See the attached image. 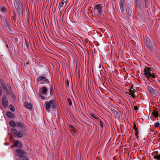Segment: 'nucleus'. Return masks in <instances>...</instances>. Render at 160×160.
Here are the masks:
<instances>
[{"instance_id": "nucleus-1", "label": "nucleus", "mask_w": 160, "mask_h": 160, "mask_svg": "<svg viewBox=\"0 0 160 160\" xmlns=\"http://www.w3.org/2000/svg\"><path fill=\"white\" fill-rule=\"evenodd\" d=\"M57 105L56 101L55 100H51L46 103L45 108L46 110L49 112L50 109L55 108Z\"/></svg>"}, {"instance_id": "nucleus-2", "label": "nucleus", "mask_w": 160, "mask_h": 160, "mask_svg": "<svg viewBox=\"0 0 160 160\" xmlns=\"http://www.w3.org/2000/svg\"><path fill=\"white\" fill-rule=\"evenodd\" d=\"M144 75L145 76L146 78L149 79L150 77L152 78H155V75L153 73L152 69L148 67H145L143 70Z\"/></svg>"}, {"instance_id": "nucleus-3", "label": "nucleus", "mask_w": 160, "mask_h": 160, "mask_svg": "<svg viewBox=\"0 0 160 160\" xmlns=\"http://www.w3.org/2000/svg\"><path fill=\"white\" fill-rule=\"evenodd\" d=\"M93 12L95 15L98 16H101L103 12L102 5L101 4H97L95 6Z\"/></svg>"}, {"instance_id": "nucleus-4", "label": "nucleus", "mask_w": 160, "mask_h": 160, "mask_svg": "<svg viewBox=\"0 0 160 160\" xmlns=\"http://www.w3.org/2000/svg\"><path fill=\"white\" fill-rule=\"evenodd\" d=\"M11 131L14 137H18L19 138H22L24 134V132L22 130H20L18 132L16 129L12 128L11 129Z\"/></svg>"}, {"instance_id": "nucleus-5", "label": "nucleus", "mask_w": 160, "mask_h": 160, "mask_svg": "<svg viewBox=\"0 0 160 160\" xmlns=\"http://www.w3.org/2000/svg\"><path fill=\"white\" fill-rule=\"evenodd\" d=\"M25 152L20 149H17L15 151V154L19 157H22L25 154Z\"/></svg>"}, {"instance_id": "nucleus-6", "label": "nucleus", "mask_w": 160, "mask_h": 160, "mask_svg": "<svg viewBox=\"0 0 160 160\" xmlns=\"http://www.w3.org/2000/svg\"><path fill=\"white\" fill-rule=\"evenodd\" d=\"M12 142L15 147L19 148L22 147V144L21 142L18 140H13Z\"/></svg>"}, {"instance_id": "nucleus-7", "label": "nucleus", "mask_w": 160, "mask_h": 160, "mask_svg": "<svg viewBox=\"0 0 160 160\" xmlns=\"http://www.w3.org/2000/svg\"><path fill=\"white\" fill-rule=\"evenodd\" d=\"M110 111L114 115L115 118H120L121 116V113L120 112H118L117 110H114L112 109H111Z\"/></svg>"}, {"instance_id": "nucleus-8", "label": "nucleus", "mask_w": 160, "mask_h": 160, "mask_svg": "<svg viewBox=\"0 0 160 160\" xmlns=\"http://www.w3.org/2000/svg\"><path fill=\"white\" fill-rule=\"evenodd\" d=\"M2 103L3 107L6 108L8 105V102L7 99L5 96H3L2 99Z\"/></svg>"}, {"instance_id": "nucleus-9", "label": "nucleus", "mask_w": 160, "mask_h": 160, "mask_svg": "<svg viewBox=\"0 0 160 160\" xmlns=\"http://www.w3.org/2000/svg\"><path fill=\"white\" fill-rule=\"evenodd\" d=\"M37 81L38 82L43 81L45 83H48L49 82L48 80L44 77H39L37 78Z\"/></svg>"}, {"instance_id": "nucleus-10", "label": "nucleus", "mask_w": 160, "mask_h": 160, "mask_svg": "<svg viewBox=\"0 0 160 160\" xmlns=\"http://www.w3.org/2000/svg\"><path fill=\"white\" fill-rule=\"evenodd\" d=\"M48 89L46 87L43 86L42 87L39 91V93L42 94H43V95H45L47 92Z\"/></svg>"}, {"instance_id": "nucleus-11", "label": "nucleus", "mask_w": 160, "mask_h": 160, "mask_svg": "<svg viewBox=\"0 0 160 160\" xmlns=\"http://www.w3.org/2000/svg\"><path fill=\"white\" fill-rule=\"evenodd\" d=\"M148 91L152 95H154L156 94V91L154 89L150 87H147Z\"/></svg>"}, {"instance_id": "nucleus-12", "label": "nucleus", "mask_w": 160, "mask_h": 160, "mask_svg": "<svg viewBox=\"0 0 160 160\" xmlns=\"http://www.w3.org/2000/svg\"><path fill=\"white\" fill-rule=\"evenodd\" d=\"M24 106L27 108L30 109L32 108V105L31 102H26L24 103Z\"/></svg>"}, {"instance_id": "nucleus-13", "label": "nucleus", "mask_w": 160, "mask_h": 160, "mask_svg": "<svg viewBox=\"0 0 160 160\" xmlns=\"http://www.w3.org/2000/svg\"><path fill=\"white\" fill-rule=\"evenodd\" d=\"M132 88H131V89L129 91V95H131L132 96L133 99H134V98H135L134 95L135 91L133 88H132Z\"/></svg>"}, {"instance_id": "nucleus-14", "label": "nucleus", "mask_w": 160, "mask_h": 160, "mask_svg": "<svg viewBox=\"0 0 160 160\" xmlns=\"http://www.w3.org/2000/svg\"><path fill=\"white\" fill-rule=\"evenodd\" d=\"M7 116L10 118H13L14 117V115L13 114L10 112L8 111L6 113Z\"/></svg>"}, {"instance_id": "nucleus-15", "label": "nucleus", "mask_w": 160, "mask_h": 160, "mask_svg": "<svg viewBox=\"0 0 160 160\" xmlns=\"http://www.w3.org/2000/svg\"><path fill=\"white\" fill-rule=\"evenodd\" d=\"M145 43L147 47H150V39L148 37L145 38Z\"/></svg>"}, {"instance_id": "nucleus-16", "label": "nucleus", "mask_w": 160, "mask_h": 160, "mask_svg": "<svg viewBox=\"0 0 160 160\" xmlns=\"http://www.w3.org/2000/svg\"><path fill=\"white\" fill-rule=\"evenodd\" d=\"M124 2V0H120L119 2V5L121 9H123V4Z\"/></svg>"}, {"instance_id": "nucleus-17", "label": "nucleus", "mask_w": 160, "mask_h": 160, "mask_svg": "<svg viewBox=\"0 0 160 160\" xmlns=\"http://www.w3.org/2000/svg\"><path fill=\"white\" fill-rule=\"evenodd\" d=\"M0 11L2 13H5L7 11V9L5 7H2L0 8Z\"/></svg>"}, {"instance_id": "nucleus-18", "label": "nucleus", "mask_w": 160, "mask_h": 160, "mask_svg": "<svg viewBox=\"0 0 160 160\" xmlns=\"http://www.w3.org/2000/svg\"><path fill=\"white\" fill-rule=\"evenodd\" d=\"M16 127L22 128L23 127V123L22 122H18L16 123Z\"/></svg>"}, {"instance_id": "nucleus-19", "label": "nucleus", "mask_w": 160, "mask_h": 160, "mask_svg": "<svg viewBox=\"0 0 160 160\" xmlns=\"http://www.w3.org/2000/svg\"><path fill=\"white\" fill-rule=\"evenodd\" d=\"M152 114L155 118H157L158 116V114L157 111L155 110L152 112Z\"/></svg>"}, {"instance_id": "nucleus-20", "label": "nucleus", "mask_w": 160, "mask_h": 160, "mask_svg": "<svg viewBox=\"0 0 160 160\" xmlns=\"http://www.w3.org/2000/svg\"><path fill=\"white\" fill-rule=\"evenodd\" d=\"M9 124L12 127H15L16 126V123L13 121H11L9 122Z\"/></svg>"}, {"instance_id": "nucleus-21", "label": "nucleus", "mask_w": 160, "mask_h": 160, "mask_svg": "<svg viewBox=\"0 0 160 160\" xmlns=\"http://www.w3.org/2000/svg\"><path fill=\"white\" fill-rule=\"evenodd\" d=\"M2 88L3 89V90L5 91L7 93H8V89L7 87L6 86L5 84H4L2 85Z\"/></svg>"}, {"instance_id": "nucleus-22", "label": "nucleus", "mask_w": 160, "mask_h": 160, "mask_svg": "<svg viewBox=\"0 0 160 160\" xmlns=\"http://www.w3.org/2000/svg\"><path fill=\"white\" fill-rule=\"evenodd\" d=\"M153 158L157 160H160V153L157 154Z\"/></svg>"}, {"instance_id": "nucleus-23", "label": "nucleus", "mask_w": 160, "mask_h": 160, "mask_svg": "<svg viewBox=\"0 0 160 160\" xmlns=\"http://www.w3.org/2000/svg\"><path fill=\"white\" fill-rule=\"evenodd\" d=\"M90 115L92 117H93V118L96 119H97L98 118V117L94 113H91L90 114Z\"/></svg>"}, {"instance_id": "nucleus-24", "label": "nucleus", "mask_w": 160, "mask_h": 160, "mask_svg": "<svg viewBox=\"0 0 160 160\" xmlns=\"http://www.w3.org/2000/svg\"><path fill=\"white\" fill-rule=\"evenodd\" d=\"M70 131H71V132L72 134L73 135L75 136L76 135V130L75 129H71L70 130Z\"/></svg>"}, {"instance_id": "nucleus-25", "label": "nucleus", "mask_w": 160, "mask_h": 160, "mask_svg": "<svg viewBox=\"0 0 160 160\" xmlns=\"http://www.w3.org/2000/svg\"><path fill=\"white\" fill-rule=\"evenodd\" d=\"M10 109L12 112H14L15 111V108L13 106L12 104L10 105Z\"/></svg>"}, {"instance_id": "nucleus-26", "label": "nucleus", "mask_w": 160, "mask_h": 160, "mask_svg": "<svg viewBox=\"0 0 160 160\" xmlns=\"http://www.w3.org/2000/svg\"><path fill=\"white\" fill-rule=\"evenodd\" d=\"M65 5V3L61 1L59 3V7L60 8H61Z\"/></svg>"}, {"instance_id": "nucleus-27", "label": "nucleus", "mask_w": 160, "mask_h": 160, "mask_svg": "<svg viewBox=\"0 0 160 160\" xmlns=\"http://www.w3.org/2000/svg\"><path fill=\"white\" fill-rule=\"evenodd\" d=\"M67 101L68 102V104L69 105H72V101L71 100V99L70 98H67Z\"/></svg>"}, {"instance_id": "nucleus-28", "label": "nucleus", "mask_w": 160, "mask_h": 160, "mask_svg": "<svg viewBox=\"0 0 160 160\" xmlns=\"http://www.w3.org/2000/svg\"><path fill=\"white\" fill-rule=\"evenodd\" d=\"M38 95H39V97L41 99L43 100L45 98L42 95H43V94H42L39 93Z\"/></svg>"}, {"instance_id": "nucleus-29", "label": "nucleus", "mask_w": 160, "mask_h": 160, "mask_svg": "<svg viewBox=\"0 0 160 160\" xmlns=\"http://www.w3.org/2000/svg\"><path fill=\"white\" fill-rule=\"evenodd\" d=\"M160 125V124L158 122H157L155 123L154 126L156 128L158 127Z\"/></svg>"}, {"instance_id": "nucleus-30", "label": "nucleus", "mask_w": 160, "mask_h": 160, "mask_svg": "<svg viewBox=\"0 0 160 160\" xmlns=\"http://www.w3.org/2000/svg\"><path fill=\"white\" fill-rule=\"evenodd\" d=\"M0 83L1 84V85H4L5 83H4V81L2 79H0Z\"/></svg>"}, {"instance_id": "nucleus-31", "label": "nucleus", "mask_w": 160, "mask_h": 160, "mask_svg": "<svg viewBox=\"0 0 160 160\" xmlns=\"http://www.w3.org/2000/svg\"><path fill=\"white\" fill-rule=\"evenodd\" d=\"M50 94H52V92H53V88H50Z\"/></svg>"}, {"instance_id": "nucleus-32", "label": "nucleus", "mask_w": 160, "mask_h": 160, "mask_svg": "<svg viewBox=\"0 0 160 160\" xmlns=\"http://www.w3.org/2000/svg\"><path fill=\"white\" fill-rule=\"evenodd\" d=\"M22 159L23 160H29V158H28L26 157H23Z\"/></svg>"}, {"instance_id": "nucleus-33", "label": "nucleus", "mask_w": 160, "mask_h": 160, "mask_svg": "<svg viewBox=\"0 0 160 160\" xmlns=\"http://www.w3.org/2000/svg\"><path fill=\"white\" fill-rule=\"evenodd\" d=\"M61 2H64L65 3V4H66V2H67V0H62Z\"/></svg>"}, {"instance_id": "nucleus-34", "label": "nucleus", "mask_w": 160, "mask_h": 160, "mask_svg": "<svg viewBox=\"0 0 160 160\" xmlns=\"http://www.w3.org/2000/svg\"><path fill=\"white\" fill-rule=\"evenodd\" d=\"M100 127L101 128H102V127H103V124H102V122H101V121L100 122Z\"/></svg>"}, {"instance_id": "nucleus-35", "label": "nucleus", "mask_w": 160, "mask_h": 160, "mask_svg": "<svg viewBox=\"0 0 160 160\" xmlns=\"http://www.w3.org/2000/svg\"><path fill=\"white\" fill-rule=\"evenodd\" d=\"M8 86L9 88L10 89H11V88L10 86V85L9 84H8Z\"/></svg>"}, {"instance_id": "nucleus-36", "label": "nucleus", "mask_w": 160, "mask_h": 160, "mask_svg": "<svg viewBox=\"0 0 160 160\" xmlns=\"http://www.w3.org/2000/svg\"><path fill=\"white\" fill-rule=\"evenodd\" d=\"M69 127L72 128V129H73V126L72 125H69Z\"/></svg>"}, {"instance_id": "nucleus-37", "label": "nucleus", "mask_w": 160, "mask_h": 160, "mask_svg": "<svg viewBox=\"0 0 160 160\" xmlns=\"http://www.w3.org/2000/svg\"><path fill=\"white\" fill-rule=\"evenodd\" d=\"M133 128L134 129V128H136V125L135 124H134L133 126Z\"/></svg>"}, {"instance_id": "nucleus-38", "label": "nucleus", "mask_w": 160, "mask_h": 160, "mask_svg": "<svg viewBox=\"0 0 160 160\" xmlns=\"http://www.w3.org/2000/svg\"><path fill=\"white\" fill-rule=\"evenodd\" d=\"M67 84L68 86L69 85V81H68V80H67Z\"/></svg>"}, {"instance_id": "nucleus-39", "label": "nucleus", "mask_w": 160, "mask_h": 160, "mask_svg": "<svg viewBox=\"0 0 160 160\" xmlns=\"http://www.w3.org/2000/svg\"><path fill=\"white\" fill-rule=\"evenodd\" d=\"M134 130L135 131V132H136L137 131V129L136 128H134ZM135 135H136V132L135 133Z\"/></svg>"}, {"instance_id": "nucleus-40", "label": "nucleus", "mask_w": 160, "mask_h": 160, "mask_svg": "<svg viewBox=\"0 0 160 160\" xmlns=\"http://www.w3.org/2000/svg\"><path fill=\"white\" fill-rule=\"evenodd\" d=\"M136 2L138 3L139 2V0H135Z\"/></svg>"}, {"instance_id": "nucleus-41", "label": "nucleus", "mask_w": 160, "mask_h": 160, "mask_svg": "<svg viewBox=\"0 0 160 160\" xmlns=\"http://www.w3.org/2000/svg\"><path fill=\"white\" fill-rule=\"evenodd\" d=\"M14 147V146H11V148H13Z\"/></svg>"}, {"instance_id": "nucleus-42", "label": "nucleus", "mask_w": 160, "mask_h": 160, "mask_svg": "<svg viewBox=\"0 0 160 160\" xmlns=\"http://www.w3.org/2000/svg\"><path fill=\"white\" fill-rule=\"evenodd\" d=\"M6 46L7 48H8V44H6Z\"/></svg>"}, {"instance_id": "nucleus-43", "label": "nucleus", "mask_w": 160, "mask_h": 160, "mask_svg": "<svg viewBox=\"0 0 160 160\" xmlns=\"http://www.w3.org/2000/svg\"><path fill=\"white\" fill-rule=\"evenodd\" d=\"M145 7H146V8H147L146 5H145Z\"/></svg>"}, {"instance_id": "nucleus-44", "label": "nucleus", "mask_w": 160, "mask_h": 160, "mask_svg": "<svg viewBox=\"0 0 160 160\" xmlns=\"http://www.w3.org/2000/svg\"><path fill=\"white\" fill-rule=\"evenodd\" d=\"M129 13H128V15H129Z\"/></svg>"}]
</instances>
